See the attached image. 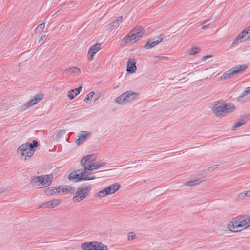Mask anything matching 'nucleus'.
<instances>
[{"instance_id":"obj_25","label":"nucleus","mask_w":250,"mask_h":250,"mask_svg":"<svg viewBox=\"0 0 250 250\" xmlns=\"http://www.w3.org/2000/svg\"><path fill=\"white\" fill-rule=\"evenodd\" d=\"M57 193H59L58 188H48L45 190V194L47 195H51Z\"/></svg>"},{"instance_id":"obj_13","label":"nucleus","mask_w":250,"mask_h":250,"mask_svg":"<svg viewBox=\"0 0 250 250\" xmlns=\"http://www.w3.org/2000/svg\"><path fill=\"white\" fill-rule=\"evenodd\" d=\"M100 49V44H96L92 45L88 52V58L89 60H92L94 55Z\"/></svg>"},{"instance_id":"obj_17","label":"nucleus","mask_w":250,"mask_h":250,"mask_svg":"<svg viewBox=\"0 0 250 250\" xmlns=\"http://www.w3.org/2000/svg\"><path fill=\"white\" fill-rule=\"evenodd\" d=\"M122 16L118 17L115 20H114L111 23L110 25L109 26V29L112 30L114 28H117L119 27L120 24L122 22Z\"/></svg>"},{"instance_id":"obj_5","label":"nucleus","mask_w":250,"mask_h":250,"mask_svg":"<svg viewBox=\"0 0 250 250\" xmlns=\"http://www.w3.org/2000/svg\"><path fill=\"white\" fill-rule=\"evenodd\" d=\"M143 35V28L136 27L132 29L124 39L123 42L125 45H130L135 43Z\"/></svg>"},{"instance_id":"obj_23","label":"nucleus","mask_w":250,"mask_h":250,"mask_svg":"<svg viewBox=\"0 0 250 250\" xmlns=\"http://www.w3.org/2000/svg\"><path fill=\"white\" fill-rule=\"evenodd\" d=\"M65 72H68L74 75H78L80 73L81 70L78 67H73L65 69Z\"/></svg>"},{"instance_id":"obj_8","label":"nucleus","mask_w":250,"mask_h":250,"mask_svg":"<svg viewBox=\"0 0 250 250\" xmlns=\"http://www.w3.org/2000/svg\"><path fill=\"white\" fill-rule=\"evenodd\" d=\"M91 189L90 186H86L79 188L73 198L74 202H80L84 199L88 194Z\"/></svg>"},{"instance_id":"obj_24","label":"nucleus","mask_w":250,"mask_h":250,"mask_svg":"<svg viewBox=\"0 0 250 250\" xmlns=\"http://www.w3.org/2000/svg\"><path fill=\"white\" fill-rule=\"evenodd\" d=\"M203 180L201 179H197L194 180L190 181L189 182H186L185 183V185L188 186L189 187L195 186L199 185L201 183Z\"/></svg>"},{"instance_id":"obj_29","label":"nucleus","mask_w":250,"mask_h":250,"mask_svg":"<svg viewBox=\"0 0 250 250\" xmlns=\"http://www.w3.org/2000/svg\"><path fill=\"white\" fill-rule=\"evenodd\" d=\"M201 50L200 47L193 46L188 51V53L190 55H194L199 53Z\"/></svg>"},{"instance_id":"obj_1","label":"nucleus","mask_w":250,"mask_h":250,"mask_svg":"<svg viewBox=\"0 0 250 250\" xmlns=\"http://www.w3.org/2000/svg\"><path fill=\"white\" fill-rule=\"evenodd\" d=\"M81 164L83 167L81 171L83 181L93 180L96 177L91 173L93 170L98 169L106 165L102 161H96V156L93 154L88 155L83 157L81 160Z\"/></svg>"},{"instance_id":"obj_28","label":"nucleus","mask_w":250,"mask_h":250,"mask_svg":"<svg viewBox=\"0 0 250 250\" xmlns=\"http://www.w3.org/2000/svg\"><path fill=\"white\" fill-rule=\"evenodd\" d=\"M246 197H250V190L241 192L237 196L239 200H243Z\"/></svg>"},{"instance_id":"obj_26","label":"nucleus","mask_w":250,"mask_h":250,"mask_svg":"<svg viewBox=\"0 0 250 250\" xmlns=\"http://www.w3.org/2000/svg\"><path fill=\"white\" fill-rule=\"evenodd\" d=\"M59 204V201L57 200H54L44 204L45 207L53 208L55 207Z\"/></svg>"},{"instance_id":"obj_2","label":"nucleus","mask_w":250,"mask_h":250,"mask_svg":"<svg viewBox=\"0 0 250 250\" xmlns=\"http://www.w3.org/2000/svg\"><path fill=\"white\" fill-rule=\"evenodd\" d=\"M250 226V217L248 215H239L232 219L227 226L228 230L232 232H239Z\"/></svg>"},{"instance_id":"obj_14","label":"nucleus","mask_w":250,"mask_h":250,"mask_svg":"<svg viewBox=\"0 0 250 250\" xmlns=\"http://www.w3.org/2000/svg\"><path fill=\"white\" fill-rule=\"evenodd\" d=\"M159 39L157 40L156 41L151 42L150 41H148L147 42H146L144 47L146 49H150L155 46L158 44L160 42H161L163 40V35H161L159 37Z\"/></svg>"},{"instance_id":"obj_32","label":"nucleus","mask_w":250,"mask_h":250,"mask_svg":"<svg viewBox=\"0 0 250 250\" xmlns=\"http://www.w3.org/2000/svg\"><path fill=\"white\" fill-rule=\"evenodd\" d=\"M30 107H31V106L30 104H29V102H27L25 104L21 106L20 109H21V110L24 111V110L27 109Z\"/></svg>"},{"instance_id":"obj_11","label":"nucleus","mask_w":250,"mask_h":250,"mask_svg":"<svg viewBox=\"0 0 250 250\" xmlns=\"http://www.w3.org/2000/svg\"><path fill=\"white\" fill-rule=\"evenodd\" d=\"M91 134L90 132L86 131H81L78 133V138L75 140V143L78 145L82 144L89 138Z\"/></svg>"},{"instance_id":"obj_37","label":"nucleus","mask_w":250,"mask_h":250,"mask_svg":"<svg viewBox=\"0 0 250 250\" xmlns=\"http://www.w3.org/2000/svg\"><path fill=\"white\" fill-rule=\"evenodd\" d=\"M82 86H80L77 88L74 89V90L75 91V95H78L80 93V91L82 90Z\"/></svg>"},{"instance_id":"obj_21","label":"nucleus","mask_w":250,"mask_h":250,"mask_svg":"<svg viewBox=\"0 0 250 250\" xmlns=\"http://www.w3.org/2000/svg\"><path fill=\"white\" fill-rule=\"evenodd\" d=\"M81 247L83 250H94V242H87L81 244Z\"/></svg>"},{"instance_id":"obj_41","label":"nucleus","mask_w":250,"mask_h":250,"mask_svg":"<svg viewBox=\"0 0 250 250\" xmlns=\"http://www.w3.org/2000/svg\"><path fill=\"white\" fill-rule=\"evenodd\" d=\"M4 191H5V190H4L3 189H2V188H0V194L2 193Z\"/></svg>"},{"instance_id":"obj_22","label":"nucleus","mask_w":250,"mask_h":250,"mask_svg":"<svg viewBox=\"0 0 250 250\" xmlns=\"http://www.w3.org/2000/svg\"><path fill=\"white\" fill-rule=\"evenodd\" d=\"M33 185L37 188H41L42 187H40L41 185H42V176L36 177L34 178L32 180Z\"/></svg>"},{"instance_id":"obj_10","label":"nucleus","mask_w":250,"mask_h":250,"mask_svg":"<svg viewBox=\"0 0 250 250\" xmlns=\"http://www.w3.org/2000/svg\"><path fill=\"white\" fill-rule=\"evenodd\" d=\"M250 38V28H247L241 32L234 40L232 46H236L241 42L246 41Z\"/></svg>"},{"instance_id":"obj_31","label":"nucleus","mask_w":250,"mask_h":250,"mask_svg":"<svg viewBox=\"0 0 250 250\" xmlns=\"http://www.w3.org/2000/svg\"><path fill=\"white\" fill-rule=\"evenodd\" d=\"M95 95V92L94 91H91L87 95V97L84 99V101H86L87 100H91L94 95Z\"/></svg>"},{"instance_id":"obj_12","label":"nucleus","mask_w":250,"mask_h":250,"mask_svg":"<svg viewBox=\"0 0 250 250\" xmlns=\"http://www.w3.org/2000/svg\"><path fill=\"white\" fill-rule=\"evenodd\" d=\"M80 175H81V170H77L70 173L68 175V178L70 181L75 182L83 181V177Z\"/></svg>"},{"instance_id":"obj_19","label":"nucleus","mask_w":250,"mask_h":250,"mask_svg":"<svg viewBox=\"0 0 250 250\" xmlns=\"http://www.w3.org/2000/svg\"><path fill=\"white\" fill-rule=\"evenodd\" d=\"M94 242V250H108L107 246L101 242Z\"/></svg>"},{"instance_id":"obj_36","label":"nucleus","mask_w":250,"mask_h":250,"mask_svg":"<svg viewBox=\"0 0 250 250\" xmlns=\"http://www.w3.org/2000/svg\"><path fill=\"white\" fill-rule=\"evenodd\" d=\"M208 21L207 20L203 21V22L202 24V28L203 29H205L209 25V24L208 23Z\"/></svg>"},{"instance_id":"obj_33","label":"nucleus","mask_w":250,"mask_h":250,"mask_svg":"<svg viewBox=\"0 0 250 250\" xmlns=\"http://www.w3.org/2000/svg\"><path fill=\"white\" fill-rule=\"evenodd\" d=\"M127 236L128 240H132L136 238V235L133 232H129Z\"/></svg>"},{"instance_id":"obj_20","label":"nucleus","mask_w":250,"mask_h":250,"mask_svg":"<svg viewBox=\"0 0 250 250\" xmlns=\"http://www.w3.org/2000/svg\"><path fill=\"white\" fill-rule=\"evenodd\" d=\"M42 97L43 96L42 94H38L36 95L33 99H31L28 102L29 104H30L31 106L34 105L42 99Z\"/></svg>"},{"instance_id":"obj_4","label":"nucleus","mask_w":250,"mask_h":250,"mask_svg":"<svg viewBox=\"0 0 250 250\" xmlns=\"http://www.w3.org/2000/svg\"><path fill=\"white\" fill-rule=\"evenodd\" d=\"M38 144L36 140L33 141L32 143L23 144L18 148L17 153L21 155V158L26 160L33 155L35 152L34 148L37 147Z\"/></svg>"},{"instance_id":"obj_40","label":"nucleus","mask_w":250,"mask_h":250,"mask_svg":"<svg viewBox=\"0 0 250 250\" xmlns=\"http://www.w3.org/2000/svg\"><path fill=\"white\" fill-rule=\"evenodd\" d=\"M210 56H204L202 59V60L203 61H206L208 58H209Z\"/></svg>"},{"instance_id":"obj_16","label":"nucleus","mask_w":250,"mask_h":250,"mask_svg":"<svg viewBox=\"0 0 250 250\" xmlns=\"http://www.w3.org/2000/svg\"><path fill=\"white\" fill-rule=\"evenodd\" d=\"M136 70L135 62L134 59H129L127 61L126 71L130 73H134Z\"/></svg>"},{"instance_id":"obj_30","label":"nucleus","mask_w":250,"mask_h":250,"mask_svg":"<svg viewBox=\"0 0 250 250\" xmlns=\"http://www.w3.org/2000/svg\"><path fill=\"white\" fill-rule=\"evenodd\" d=\"M75 91L74 89H72L68 91L67 96L69 97L70 99H73L75 96L77 95H75Z\"/></svg>"},{"instance_id":"obj_7","label":"nucleus","mask_w":250,"mask_h":250,"mask_svg":"<svg viewBox=\"0 0 250 250\" xmlns=\"http://www.w3.org/2000/svg\"><path fill=\"white\" fill-rule=\"evenodd\" d=\"M120 185L117 183H114L109 185V186L105 188L103 190L97 192L96 195V197L102 198L106 195L114 194L117 192L120 188Z\"/></svg>"},{"instance_id":"obj_38","label":"nucleus","mask_w":250,"mask_h":250,"mask_svg":"<svg viewBox=\"0 0 250 250\" xmlns=\"http://www.w3.org/2000/svg\"><path fill=\"white\" fill-rule=\"evenodd\" d=\"M46 38V35H42L41 36L40 38V40H39V42H41V41L44 40H45Z\"/></svg>"},{"instance_id":"obj_34","label":"nucleus","mask_w":250,"mask_h":250,"mask_svg":"<svg viewBox=\"0 0 250 250\" xmlns=\"http://www.w3.org/2000/svg\"><path fill=\"white\" fill-rule=\"evenodd\" d=\"M45 27V23L43 22L40 24L38 27L36 28V30H37L39 32H42L43 29H44Z\"/></svg>"},{"instance_id":"obj_3","label":"nucleus","mask_w":250,"mask_h":250,"mask_svg":"<svg viewBox=\"0 0 250 250\" xmlns=\"http://www.w3.org/2000/svg\"><path fill=\"white\" fill-rule=\"evenodd\" d=\"M235 110L236 107L234 104L231 103L227 104L222 100L215 102L212 107L213 112L219 117L233 112Z\"/></svg>"},{"instance_id":"obj_27","label":"nucleus","mask_w":250,"mask_h":250,"mask_svg":"<svg viewBox=\"0 0 250 250\" xmlns=\"http://www.w3.org/2000/svg\"><path fill=\"white\" fill-rule=\"evenodd\" d=\"M245 123V121L243 119H241L239 120L234 124L233 126L232 127V129L233 130H236L238 128L240 127L243 125H244Z\"/></svg>"},{"instance_id":"obj_35","label":"nucleus","mask_w":250,"mask_h":250,"mask_svg":"<svg viewBox=\"0 0 250 250\" xmlns=\"http://www.w3.org/2000/svg\"><path fill=\"white\" fill-rule=\"evenodd\" d=\"M250 93V87H247L244 91L241 94V96L242 97L247 95V94Z\"/></svg>"},{"instance_id":"obj_9","label":"nucleus","mask_w":250,"mask_h":250,"mask_svg":"<svg viewBox=\"0 0 250 250\" xmlns=\"http://www.w3.org/2000/svg\"><path fill=\"white\" fill-rule=\"evenodd\" d=\"M247 68L245 65H237L224 73L221 77L220 79L225 80L232 76L239 73V72L244 71Z\"/></svg>"},{"instance_id":"obj_15","label":"nucleus","mask_w":250,"mask_h":250,"mask_svg":"<svg viewBox=\"0 0 250 250\" xmlns=\"http://www.w3.org/2000/svg\"><path fill=\"white\" fill-rule=\"evenodd\" d=\"M42 176V185H41V186H40V187H42V188H45L48 187L50 185V184L51 183V180L52 179V176L51 175H46L44 176Z\"/></svg>"},{"instance_id":"obj_18","label":"nucleus","mask_w":250,"mask_h":250,"mask_svg":"<svg viewBox=\"0 0 250 250\" xmlns=\"http://www.w3.org/2000/svg\"><path fill=\"white\" fill-rule=\"evenodd\" d=\"M59 193L60 192L64 193L73 192L75 191V188L69 186H60L58 187Z\"/></svg>"},{"instance_id":"obj_6","label":"nucleus","mask_w":250,"mask_h":250,"mask_svg":"<svg viewBox=\"0 0 250 250\" xmlns=\"http://www.w3.org/2000/svg\"><path fill=\"white\" fill-rule=\"evenodd\" d=\"M138 93L128 91L122 93L119 97H117L115 99V102L119 104L124 105L126 103L134 101L138 99Z\"/></svg>"},{"instance_id":"obj_39","label":"nucleus","mask_w":250,"mask_h":250,"mask_svg":"<svg viewBox=\"0 0 250 250\" xmlns=\"http://www.w3.org/2000/svg\"><path fill=\"white\" fill-rule=\"evenodd\" d=\"M218 166V165H214L210 167H209L208 170H211V171H212L214 169H215Z\"/></svg>"}]
</instances>
